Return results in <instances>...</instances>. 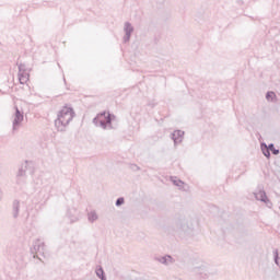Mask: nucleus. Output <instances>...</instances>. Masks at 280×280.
Masks as SVG:
<instances>
[{
    "label": "nucleus",
    "mask_w": 280,
    "mask_h": 280,
    "mask_svg": "<svg viewBox=\"0 0 280 280\" xmlns=\"http://www.w3.org/2000/svg\"><path fill=\"white\" fill-rule=\"evenodd\" d=\"M96 275H97V277H100V279L105 280L104 279V270L102 268L96 270Z\"/></svg>",
    "instance_id": "obj_7"
},
{
    "label": "nucleus",
    "mask_w": 280,
    "mask_h": 280,
    "mask_svg": "<svg viewBox=\"0 0 280 280\" xmlns=\"http://www.w3.org/2000/svg\"><path fill=\"white\" fill-rule=\"evenodd\" d=\"M21 121H23V114H21V112H19V109H16L15 118H14V121H13L14 128H16V126H19V124Z\"/></svg>",
    "instance_id": "obj_4"
},
{
    "label": "nucleus",
    "mask_w": 280,
    "mask_h": 280,
    "mask_svg": "<svg viewBox=\"0 0 280 280\" xmlns=\"http://www.w3.org/2000/svg\"><path fill=\"white\" fill-rule=\"evenodd\" d=\"M116 205L117 207H119L120 205H124V198L117 199Z\"/></svg>",
    "instance_id": "obj_9"
},
{
    "label": "nucleus",
    "mask_w": 280,
    "mask_h": 280,
    "mask_svg": "<svg viewBox=\"0 0 280 280\" xmlns=\"http://www.w3.org/2000/svg\"><path fill=\"white\" fill-rule=\"evenodd\" d=\"M97 217L95 214L92 215V220H96Z\"/></svg>",
    "instance_id": "obj_10"
},
{
    "label": "nucleus",
    "mask_w": 280,
    "mask_h": 280,
    "mask_svg": "<svg viewBox=\"0 0 280 280\" xmlns=\"http://www.w3.org/2000/svg\"><path fill=\"white\" fill-rule=\"evenodd\" d=\"M275 97H276L275 92H268L267 95H266V98L269 102H272L275 100Z\"/></svg>",
    "instance_id": "obj_5"
},
{
    "label": "nucleus",
    "mask_w": 280,
    "mask_h": 280,
    "mask_svg": "<svg viewBox=\"0 0 280 280\" xmlns=\"http://www.w3.org/2000/svg\"><path fill=\"white\" fill-rule=\"evenodd\" d=\"M96 124H100L103 128H106L108 124H110L112 118H110V113L108 112H103L98 114L95 118Z\"/></svg>",
    "instance_id": "obj_2"
},
{
    "label": "nucleus",
    "mask_w": 280,
    "mask_h": 280,
    "mask_svg": "<svg viewBox=\"0 0 280 280\" xmlns=\"http://www.w3.org/2000/svg\"><path fill=\"white\" fill-rule=\"evenodd\" d=\"M75 113L73 108L70 106H63L61 110H59L58 118L56 120L57 128H62L65 126H69L71 124V119H73Z\"/></svg>",
    "instance_id": "obj_1"
},
{
    "label": "nucleus",
    "mask_w": 280,
    "mask_h": 280,
    "mask_svg": "<svg viewBox=\"0 0 280 280\" xmlns=\"http://www.w3.org/2000/svg\"><path fill=\"white\" fill-rule=\"evenodd\" d=\"M262 152L267 159H270V149L267 145H265V149H262Z\"/></svg>",
    "instance_id": "obj_6"
},
{
    "label": "nucleus",
    "mask_w": 280,
    "mask_h": 280,
    "mask_svg": "<svg viewBox=\"0 0 280 280\" xmlns=\"http://www.w3.org/2000/svg\"><path fill=\"white\" fill-rule=\"evenodd\" d=\"M183 137H185V132L180 130H175L173 132V140L175 141V143H180V141H183Z\"/></svg>",
    "instance_id": "obj_3"
},
{
    "label": "nucleus",
    "mask_w": 280,
    "mask_h": 280,
    "mask_svg": "<svg viewBox=\"0 0 280 280\" xmlns=\"http://www.w3.org/2000/svg\"><path fill=\"white\" fill-rule=\"evenodd\" d=\"M268 149L270 150V152H272V154H279V150L275 149V144H270Z\"/></svg>",
    "instance_id": "obj_8"
}]
</instances>
